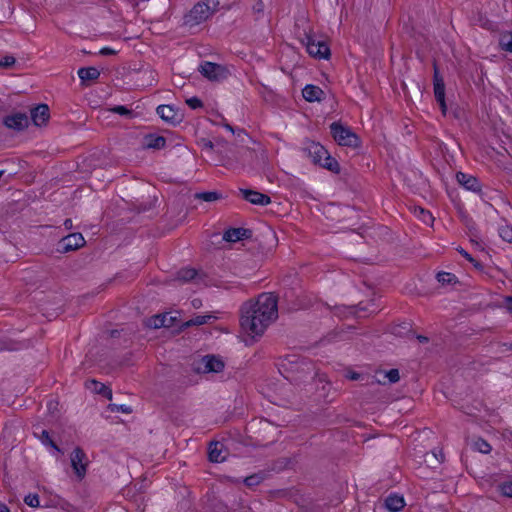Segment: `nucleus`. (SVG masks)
<instances>
[{"instance_id":"obj_24","label":"nucleus","mask_w":512,"mask_h":512,"mask_svg":"<svg viewBox=\"0 0 512 512\" xmlns=\"http://www.w3.org/2000/svg\"><path fill=\"white\" fill-rule=\"evenodd\" d=\"M34 435L40 439L41 443L45 446H49L56 450L57 452H60V448L57 446V444L53 441V439L50 437V434L47 430H42L40 434L37 432H34Z\"/></svg>"},{"instance_id":"obj_46","label":"nucleus","mask_w":512,"mask_h":512,"mask_svg":"<svg viewBox=\"0 0 512 512\" xmlns=\"http://www.w3.org/2000/svg\"><path fill=\"white\" fill-rule=\"evenodd\" d=\"M367 384H385V381L377 379L376 377H372L371 381Z\"/></svg>"},{"instance_id":"obj_35","label":"nucleus","mask_w":512,"mask_h":512,"mask_svg":"<svg viewBox=\"0 0 512 512\" xmlns=\"http://www.w3.org/2000/svg\"><path fill=\"white\" fill-rule=\"evenodd\" d=\"M384 379H387L389 383H396L400 380L399 370L396 368L390 369L384 373Z\"/></svg>"},{"instance_id":"obj_36","label":"nucleus","mask_w":512,"mask_h":512,"mask_svg":"<svg viewBox=\"0 0 512 512\" xmlns=\"http://www.w3.org/2000/svg\"><path fill=\"white\" fill-rule=\"evenodd\" d=\"M475 447H476V449H477L479 452H481V453H483V454H488V453H490V451H491V449H492V448H491V446H490V444H489L487 441H485L484 439H481V438H480V439H478V440L475 442Z\"/></svg>"},{"instance_id":"obj_45","label":"nucleus","mask_w":512,"mask_h":512,"mask_svg":"<svg viewBox=\"0 0 512 512\" xmlns=\"http://www.w3.org/2000/svg\"><path fill=\"white\" fill-rule=\"evenodd\" d=\"M458 251H459V253H460L463 257H465L469 262H474V261H475V259H474V258H473V257H472L468 252H467V251H465L464 249H462V248H461V249H459Z\"/></svg>"},{"instance_id":"obj_43","label":"nucleus","mask_w":512,"mask_h":512,"mask_svg":"<svg viewBox=\"0 0 512 512\" xmlns=\"http://www.w3.org/2000/svg\"><path fill=\"white\" fill-rule=\"evenodd\" d=\"M346 378L352 381L360 380L362 378L361 374L356 371H348L346 374Z\"/></svg>"},{"instance_id":"obj_47","label":"nucleus","mask_w":512,"mask_h":512,"mask_svg":"<svg viewBox=\"0 0 512 512\" xmlns=\"http://www.w3.org/2000/svg\"><path fill=\"white\" fill-rule=\"evenodd\" d=\"M506 304H507V308L510 312H512V297L509 296L506 298Z\"/></svg>"},{"instance_id":"obj_29","label":"nucleus","mask_w":512,"mask_h":512,"mask_svg":"<svg viewBox=\"0 0 512 512\" xmlns=\"http://www.w3.org/2000/svg\"><path fill=\"white\" fill-rule=\"evenodd\" d=\"M80 53L82 54H88L90 56H92L93 58H96L97 56H107V55H113L115 54V50L109 48V47H104L98 51H86V50H81L80 52H78L77 54L79 55ZM91 61H97L96 59H91Z\"/></svg>"},{"instance_id":"obj_30","label":"nucleus","mask_w":512,"mask_h":512,"mask_svg":"<svg viewBox=\"0 0 512 512\" xmlns=\"http://www.w3.org/2000/svg\"><path fill=\"white\" fill-rule=\"evenodd\" d=\"M197 199L203 200L205 202H214L222 198V194L216 192V191H208V192H201L197 193L195 195Z\"/></svg>"},{"instance_id":"obj_13","label":"nucleus","mask_w":512,"mask_h":512,"mask_svg":"<svg viewBox=\"0 0 512 512\" xmlns=\"http://www.w3.org/2000/svg\"><path fill=\"white\" fill-rule=\"evenodd\" d=\"M159 117L171 125H177L182 121V114L171 105H159L156 109Z\"/></svg>"},{"instance_id":"obj_20","label":"nucleus","mask_w":512,"mask_h":512,"mask_svg":"<svg viewBox=\"0 0 512 512\" xmlns=\"http://www.w3.org/2000/svg\"><path fill=\"white\" fill-rule=\"evenodd\" d=\"M175 321V317L169 315L168 313L155 315L150 318L149 326L155 329L162 327H172Z\"/></svg>"},{"instance_id":"obj_5","label":"nucleus","mask_w":512,"mask_h":512,"mask_svg":"<svg viewBox=\"0 0 512 512\" xmlns=\"http://www.w3.org/2000/svg\"><path fill=\"white\" fill-rule=\"evenodd\" d=\"M71 466L78 480H83L87 473L89 460L81 447H76L70 455Z\"/></svg>"},{"instance_id":"obj_39","label":"nucleus","mask_w":512,"mask_h":512,"mask_svg":"<svg viewBox=\"0 0 512 512\" xmlns=\"http://www.w3.org/2000/svg\"><path fill=\"white\" fill-rule=\"evenodd\" d=\"M262 479L263 478L261 476L254 474V475H250V476L246 477L244 479V483L246 486L252 487V486H256V485L260 484Z\"/></svg>"},{"instance_id":"obj_21","label":"nucleus","mask_w":512,"mask_h":512,"mask_svg":"<svg viewBox=\"0 0 512 512\" xmlns=\"http://www.w3.org/2000/svg\"><path fill=\"white\" fill-rule=\"evenodd\" d=\"M385 508L390 512H399L405 506V501L398 494H390L384 501Z\"/></svg>"},{"instance_id":"obj_22","label":"nucleus","mask_w":512,"mask_h":512,"mask_svg":"<svg viewBox=\"0 0 512 512\" xmlns=\"http://www.w3.org/2000/svg\"><path fill=\"white\" fill-rule=\"evenodd\" d=\"M323 94L321 88L311 84L306 85L302 90L303 98L308 102L320 101Z\"/></svg>"},{"instance_id":"obj_37","label":"nucleus","mask_w":512,"mask_h":512,"mask_svg":"<svg viewBox=\"0 0 512 512\" xmlns=\"http://www.w3.org/2000/svg\"><path fill=\"white\" fill-rule=\"evenodd\" d=\"M24 502L25 504H27L28 506L30 507H39L40 505V501H39V496L38 494H28L25 498H24Z\"/></svg>"},{"instance_id":"obj_10","label":"nucleus","mask_w":512,"mask_h":512,"mask_svg":"<svg viewBox=\"0 0 512 512\" xmlns=\"http://www.w3.org/2000/svg\"><path fill=\"white\" fill-rule=\"evenodd\" d=\"M456 180L459 183V185H461L462 187H464L468 191H471V192H474V193L478 194L480 196V198L482 200H484V193L482 191V184H481L480 180L477 177H475V176H473L471 174H468V173L457 172L456 173Z\"/></svg>"},{"instance_id":"obj_12","label":"nucleus","mask_w":512,"mask_h":512,"mask_svg":"<svg viewBox=\"0 0 512 512\" xmlns=\"http://www.w3.org/2000/svg\"><path fill=\"white\" fill-rule=\"evenodd\" d=\"M303 152L316 165H319L329 153L323 145L314 141L307 142L303 148Z\"/></svg>"},{"instance_id":"obj_25","label":"nucleus","mask_w":512,"mask_h":512,"mask_svg":"<svg viewBox=\"0 0 512 512\" xmlns=\"http://www.w3.org/2000/svg\"><path fill=\"white\" fill-rule=\"evenodd\" d=\"M436 279L442 285H454L458 282L457 277L453 273L445 271L438 272Z\"/></svg>"},{"instance_id":"obj_19","label":"nucleus","mask_w":512,"mask_h":512,"mask_svg":"<svg viewBox=\"0 0 512 512\" xmlns=\"http://www.w3.org/2000/svg\"><path fill=\"white\" fill-rule=\"evenodd\" d=\"M166 146V139L156 134H147L143 139V147L146 149L160 150Z\"/></svg>"},{"instance_id":"obj_15","label":"nucleus","mask_w":512,"mask_h":512,"mask_svg":"<svg viewBox=\"0 0 512 512\" xmlns=\"http://www.w3.org/2000/svg\"><path fill=\"white\" fill-rule=\"evenodd\" d=\"M30 114L31 117L29 119H31L35 126L39 127L45 125L50 118L49 107L46 104H39L32 108Z\"/></svg>"},{"instance_id":"obj_26","label":"nucleus","mask_w":512,"mask_h":512,"mask_svg":"<svg viewBox=\"0 0 512 512\" xmlns=\"http://www.w3.org/2000/svg\"><path fill=\"white\" fill-rule=\"evenodd\" d=\"M211 319H215L212 315H197L183 324L185 327L200 326L208 323Z\"/></svg>"},{"instance_id":"obj_34","label":"nucleus","mask_w":512,"mask_h":512,"mask_svg":"<svg viewBox=\"0 0 512 512\" xmlns=\"http://www.w3.org/2000/svg\"><path fill=\"white\" fill-rule=\"evenodd\" d=\"M109 110L115 114H118L120 116H124L127 118H131L133 116V111L131 109H128L125 106H122V105L113 106Z\"/></svg>"},{"instance_id":"obj_23","label":"nucleus","mask_w":512,"mask_h":512,"mask_svg":"<svg viewBox=\"0 0 512 512\" xmlns=\"http://www.w3.org/2000/svg\"><path fill=\"white\" fill-rule=\"evenodd\" d=\"M319 166L336 174L340 172V165L338 161L335 158H333L329 153L325 157V159L322 160L321 163H319Z\"/></svg>"},{"instance_id":"obj_17","label":"nucleus","mask_w":512,"mask_h":512,"mask_svg":"<svg viewBox=\"0 0 512 512\" xmlns=\"http://www.w3.org/2000/svg\"><path fill=\"white\" fill-rule=\"evenodd\" d=\"M252 237V230L247 228H229L223 234V239L227 242H237Z\"/></svg>"},{"instance_id":"obj_44","label":"nucleus","mask_w":512,"mask_h":512,"mask_svg":"<svg viewBox=\"0 0 512 512\" xmlns=\"http://www.w3.org/2000/svg\"><path fill=\"white\" fill-rule=\"evenodd\" d=\"M21 347V344L20 343H7L5 344L4 346V349H7V350H17Z\"/></svg>"},{"instance_id":"obj_11","label":"nucleus","mask_w":512,"mask_h":512,"mask_svg":"<svg viewBox=\"0 0 512 512\" xmlns=\"http://www.w3.org/2000/svg\"><path fill=\"white\" fill-rule=\"evenodd\" d=\"M30 119L25 113L17 112L3 118V125L14 131H23L29 126Z\"/></svg>"},{"instance_id":"obj_60","label":"nucleus","mask_w":512,"mask_h":512,"mask_svg":"<svg viewBox=\"0 0 512 512\" xmlns=\"http://www.w3.org/2000/svg\"><path fill=\"white\" fill-rule=\"evenodd\" d=\"M510 349L512 350V343L510 344Z\"/></svg>"},{"instance_id":"obj_40","label":"nucleus","mask_w":512,"mask_h":512,"mask_svg":"<svg viewBox=\"0 0 512 512\" xmlns=\"http://www.w3.org/2000/svg\"><path fill=\"white\" fill-rule=\"evenodd\" d=\"M109 408L112 412H122V413H126V414H129L132 412V408L130 406L123 405V404H121V405L110 404Z\"/></svg>"},{"instance_id":"obj_1","label":"nucleus","mask_w":512,"mask_h":512,"mask_svg":"<svg viewBox=\"0 0 512 512\" xmlns=\"http://www.w3.org/2000/svg\"><path fill=\"white\" fill-rule=\"evenodd\" d=\"M241 327L249 335L261 336L278 317V299L273 293L260 294L254 303L241 308Z\"/></svg>"},{"instance_id":"obj_51","label":"nucleus","mask_w":512,"mask_h":512,"mask_svg":"<svg viewBox=\"0 0 512 512\" xmlns=\"http://www.w3.org/2000/svg\"><path fill=\"white\" fill-rule=\"evenodd\" d=\"M0 512H10V510L6 504L0 503Z\"/></svg>"},{"instance_id":"obj_38","label":"nucleus","mask_w":512,"mask_h":512,"mask_svg":"<svg viewBox=\"0 0 512 512\" xmlns=\"http://www.w3.org/2000/svg\"><path fill=\"white\" fill-rule=\"evenodd\" d=\"M186 104H187L191 109H193V110L198 109V108H202V107H203V105H204V104H203V101H202L200 98L196 97V96H193V97H191V98H188V99L186 100Z\"/></svg>"},{"instance_id":"obj_2","label":"nucleus","mask_w":512,"mask_h":512,"mask_svg":"<svg viewBox=\"0 0 512 512\" xmlns=\"http://www.w3.org/2000/svg\"><path fill=\"white\" fill-rule=\"evenodd\" d=\"M219 7V0H201L184 16L183 25L193 28L208 20Z\"/></svg>"},{"instance_id":"obj_7","label":"nucleus","mask_w":512,"mask_h":512,"mask_svg":"<svg viewBox=\"0 0 512 512\" xmlns=\"http://www.w3.org/2000/svg\"><path fill=\"white\" fill-rule=\"evenodd\" d=\"M306 50L313 58L326 60L330 56V49L326 42L315 40L311 36H306Z\"/></svg>"},{"instance_id":"obj_54","label":"nucleus","mask_w":512,"mask_h":512,"mask_svg":"<svg viewBox=\"0 0 512 512\" xmlns=\"http://www.w3.org/2000/svg\"><path fill=\"white\" fill-rule=\"evenodd\" d=\"M192 304H193V306H194V307H198V305L200 304V300H198V299H194V300L192 301Z\"/></svg>"},{"instance_id":"obj_9","label":"nucleus","mask_w":512,"mask_h":512,"mask_svg":"<svg viewBox=\"0 0 512 512\" xmlns=\"http://www.w3.org/2000/svg\"><path fill=\"white\" fill-rule=\"evenodd\" d=\"M85 245V239L81 233H71L63 237L57 244L59 253H68Z\"/></svg>"},{"instance_id":"obj_28","label":"nucleus","mask_w":512,"mask_h":512,"mask_svg":"<svg viewBox=\"0 0 512 512\" xmlns=\"http://www.w3.org/2000/svg\"><path fill=\"white\" fill-rule=\"evenodd\" d=\"M197 276V271L193 268H183L178 271L177 279L183 282L194 280Z\"/></svg>"},{"instance_id":"obj_50","label":"nucleus","mask_w":512,"mask_h":512,"mask_svg":"<svg viewBox=\"0 0 512 512\" xmlns=\"http://www.w3.org/2000/svg\"><path fill=\"white\" fill-rule=\"evenodd\" d=\"M417 339L419 340V342L421 343H427L429 341V339L426 337V336H423V335H418L417 336Z\"/></svg>"},{"instance_id":"obj_53","label":"nucleus","mask_w":512,"mask_h":512,"mask_svg":"<svg viewBox=\"0 0 512 512\" xmlns=\"http://www.w3.org/2000/svg\"><path fill=\"white\" fill-rule=\"evenodd\" d=\"M200 64H205V65H208V64H216L215 62L211 61V60H204L202 61Z\"/></svg>"},{"instance_id":"obj_32","label":"nucleus","mask_w":512,"mask_h":512,"mask_svg":"<svg viewBox=\"0 0 512 512\" xmlns=\"http://www.w3.org/2000/svg\"><path fill=\"white\" fill-rule=\"evenodd\" d=\"M499 45L503 50L512 52V33L506 32L501 34Z\"/></svg>"},{"instance_id":"obj_56","label":"nucleus","mask_w":512,"mask_h":512,"mask_svg":"<svg viewBox=\"0 0 512 512\" xmlns=\"http://www.w3.org/2000/svg\"><path fill=\"white\" fill-rule=\"evenodd\" d=\"M52 402H49V409L54 408V405H52Z\"/></svg>"},{"instance_id":"obj_3","label":"nucleus","mask_w":512,"mask_h":512,"mask_svg":"<svg viewBox=\"0 0 512 512\" xmlns=\"http://www.w3.org/2000/svg\"><path fill=\"white\" fill-rule=\"evenodd\" d=\"M330 132L334 140L341 146L356 148L360 145L359 137L349 128L339 122L330 125Z\"/></svg>"},{"instance_id":"obj_33","label":"nucleus","mask_w":512,"mask_h":512,"mask_svg":"<svg viewBox=\"0 0 512 512\" xmlns=\"http://www.w3.org/2000/svg\"><path fill=\"white\" fill-rule=\"evenodd\" d=\"M414 212L418 216V218L425 224H429L434 221V217L432 216V214L422 207H415Z\"/></svg>"},{"instance_id":"obj_8","label":"nucleus","mask_w":512,"mask_h":512,"mask_svg":"<svg viewBox=\"0 0 512 512\" xmlns=\"http://www.w3.org/2000/svg\"><path fill=\"white\" fill-rule=\"evenodd\" d=\"M198 71L210 82H221L231 75L228 66H198Z\"/></svg>"},{"instance_id":"obj_16","label":"nucleus","mask_w":512,"mask_h":512,"mask_svg":"<svg viewBox=\"0 0 512 512\" xmlns=\"http://www.w3.org/2000/svg\"><path fill=\"white\" fill-rule=\"evenodd\" d=\"M77 74L81 80V84L83 86H89L99 78L100 71L96 66H82Z\"/></svg>"},{"instance_id":"obj_4","label":"nucleus","mask_w":512,"mask_h":512,"mask_svg":"<svg viewBox=\"0 0 512 512\" xmlns=\"http://www.w3.org/2000/svg\"><path fill=\"white\" fill-rule=\"evenodd\" d=\"M224 362L215 355H205L193 363V370L196 373H219L224 369Z\"/></svg>"},{"instance_id":"obj_58","label":"nucleus","mask_w":512,"mask_h":512,"mask_svg":"<svg viewBox=\"0 0 512 512\" xmlns=\"http://www.w3.org/2000/svg\"><path fill=\"white\" fill-rule=\"evenodd\" d=\"M184 74H185L184 72H178L179 76H184Z\"/></svg>"},{"instance_id":"obj_18","label":"nucleus","mask_w":512,"mask_h":512,"mask_svg":"<svg viewBox=\"0 0 512 512\" xmlns=\"http://www.w3.org/2000/svg\"><path fill=\"white\" fill-rule=\"evenodd\" d=\"M224 445L221 442L214 441L209 444L208 447V458L211 462L220 463L223 462L226 458L225 455H223Z\"/></svg>"},{"instance_id":"obj_49","label":"nucleus","mask_w":512,"mask_h":512,"mask_svg":"<svg viewBox=\"0 0 512 512\" xmlns=\"http://www.w3.org/2000/svg\"><path fill=\"white\" fill-rule=\"evenodd\" d=\"M64 226L66 229H71L72 228V220L71 219H66L64 221Z\"/></svg>"},{"instance_id":"obj_14","label":"nucleus","mask_w":512,"mask_h":512,"mask_svg":"<svg viewBox=\"0 0 512 512\" xmlns=\"http://www.w3.org/2000/svg\"><path fill=\"white\" fill-rule=\"evenodd\" d=\"M243 199L254 205L266 206L271 203L270 196L252 189H239Z\"/></svg>"},{"instance_id":"obj_52","label":"nucleus","mask_w":512,"mask_h":512,"mask_svg":"<svg viewBox=\"0 0 512 512\" xmlns=\"http://www.w3.org/2000/svg\"><path fill=\"white\" fill-rule=\"evenodd\" d=\"M204 147L207 148V149H210L212 150L214 148V144L211 142V141H207L205 144H204Z\"/></svg>"},{"instance_id":"obj_42","label":"nucleus","mask_w":512,"mask_h":512,"mask_svg":"<svg viewBox=\"0 0 512 512\" xmlns=\"http://www.w3.org/2000/svg\"><path fill=\"white\" fill-rule=\"evenodd\" d=\"M17 59L12 55H6L0 60V64H15Z\"/></svg>"},{"instance_id":"obj_55","label":"nucleus","mask_w":512,"mask_h":512,"mask_svg":"<svg viewBox=\"0 0 512 512\" xmlns=\"http://www.w3.org/2000/svg\"><path fill=\"white\" fill-rule=\"evenodd\" d=\"M225 128H227L229 131L234 132L233 128L229 124H225Z\"/></svg>"},{"instance_id":"obj_41","label":"nucleus","mask_w":512,"mask_h":512,"mask_svg":"<svg viewBox=\"0 0 512 512\" xmlns=\"http://www.w3.org/2000/svg\"><path fill=\"white\" fill-rule=\"evenodd\" d=\"M499 488L504 496L512 498V481L502 483Z\"/></svg>"},{"instance_id":"obj_31","label":"nucleus","mask_w":512,"mask_h":512,"mask_svg":"<svg viewBox=\"0 0 512 512\" xmlns=\"http://www.w3.org/2000/svg\"><path fill=\"white\" fill-rule=\"evenodd\" d=\"M91 384L94 386V390L98 393L103 395L104 397L111 399L112 398V391L110 388L105 386L103 383L98 382L96 380H91Z\"/></svg>"},{"instance_id":"obj_6","label":"nucleus","mask_w":512,"mask_h":512,"mask_svg":"<svg viewBox=\"0 0 512 512\" xmlns=\"http://www.w3.org/2000/svg\"><path fill=\"white\" fill-rule=\"evenodd\" d=\"M433 92L435 100L439 104L442 114L445 116L447 113V105L445 100V83L443 76L439 72L438 66H434Z\"/></svg>"},{"instance_id":"obj_57","label":"nucleus","mask_w":512,"mask_h":512,"mask_svg":"<svg viewBox=\"0 0 512 512\" xmlns=\"http://www.w3.org/2000/svg\"><path fill=\"white\" fill-rule=\"evenodd\" d=\"M52 402H49V409L54 408V405H52Z\"/></svg>"},{"instance_id":"obj_59","label":"nucleus","mask_w":512,"mask_h":512,"mask_svg":"<svg viewBox=\"0 0 512 512\" xmlns=\"http://www.w3.org/2000/svg\"><path fill=\"white\" fill-rule=\"evenodd\" d=\"M394 334H400V331H397L396 329L393 332Z\"/></svg>"},{"instance_id":"obj_48","label":"nucleus","mask_w":512,"mask_h":512,"mask_svg":"<svg viewBox=\"0 0 512 512\" xmlns=\"http://www.w3.org/2000/svg\"><path fill=\"white\" fill-rule=\"evenodd\" d=\"M471 263H472V264H473V266H474L475 268H477L478 270H482V269H483V264H482V263H480L479 261H477L476 259H475V261H474V262H471Z\"/></svg>"},{"instance_id":"obj_27","label":"nucleus","mask_w":512,"mask_h":512,"mask_svg":"<svg viewBox=\"0 0 512 512\" xmlns=\"http://www.w3.org/2000/svg\"><path fill=\"white\" fill-rule=\"evenodd\" d=\"M503 224L499 225L498 233L499 236L506 242L512 243V226L507 224L505 220H503Z\"/></svg>"}]
</instances>
